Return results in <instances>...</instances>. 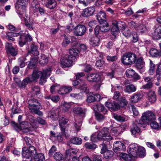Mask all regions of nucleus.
<instances>
[{
	"instance_id": "obj_1",
	"label": "nucleus",
	"mask_w": 161,
	"mask_h": 161,
	"mask_svg": "<svg viewBox=\"0 0 161 161\" xmlns=\"http://www.w3.org/2000/svg\"><path fill=\"white\" fill-rule=\"evenodd\" d=\"M36 153V149L34 146L29 147V149L24 147L22 150L23 161H32V157L34 158Z\"/></svg>"
},
{
	"instance_id": "obj_2",
	"label": "nucleus",
	"mask_w": 161,
	"mask_h": 161,
	"mask_svg": "<svg viewBox=\"0 0 161 161\" xmlns=\"http://www.w3.org/2000/svg\"><path fill=\"white\" fill-rule=\"evenodd\" d=\"M28 108L31 112L40 116L43 115V112L39 110L41 105L37 100L32 99L28 101Z\"/></svg>"
},
{
	"instance_id": "obj_3",
	"label": "nucleus",
	"mask_w": 161,
	"mask_h": 161,
	"mask_svg": "<svg viewBox=\"0 0 161 161\" xmlns=\"http://www.w3.org/2000/svg\"><path fill=\"white\" fill-rule=\"evenodd\" d=\"M27 119L30 122V125H25L24 127L23 132L25 133L31 132L35 130L38 127V124L37 122L36 119L31 115H28Z\"/></svg>"
},
{
	"instance_id": "obj_4",
	"label": "nucleus",
	"mask_w": 161,
	"mask_h": 161,
	"mask_svg": "<svg viewBox=\"0 0 161 161\" xmlns=\"http://www.w3.org/2000/svg\"><path fill=\"white\" fill-rule=\"evenodd\" d=\"M136 56L134 53L128 52L124 53L121 58V62L126 66L132 65L136 60Z\"/></svg>"
},
{
	"instance_id": "obj_5",
	"label": "nucleus",
	"mask_w": 161,
	"mask_h": 161,
	"mask_svg": "<svg viewBox=\"0 0 161 161\" xmlns=\"http://www.w3.org/2000/svg\"><path fill=\"white\" fill-rule=\"evenodd\" d=\"M108 129L107 127H104L97 134L99 140H111L113 138L110 135H108Z\"/></svg>"
},
{
	"instance_id": "obj_6",
	"label": "nucleus",
	"mask_w": 161,
	"mask_h": 161,
	"mask_svg": "<svg viewBox=\"0 0 161 161\" xmlns=\"http://www.w3.org/2000/svg\"><path fill=\"white\" fill-rule=\"evenodd\" d=\"M32 38L29 33L21 34L19 37V43L21 47H23L28 41H32Z\"/></svg>"
},
{
	"instance_id": "obj_7",
	"label": "nucleus",
	"mask_w": 161,
	"mask_h": 161,
	"mask_svg": "<svg viewBox=\"0 0 161 161\" xmlns=\"http://www.w3.org/2000/svg\"><path fill=\"white\" fill-rule=\"evenodd\" d=\"M138 146L136 144L134 143L130 145L127 149L128 153L130 156L137 157L138 156Z\"/></svg>"
},
{
	"instance_id": "obj_8",
	"label": "nucleus",
	"mask_w": 161,
	"mask_h": 161,
	"mask_svg": "<svg viewBox=\"0 0 161 161\" xmlns=\"http://www.w3.org/2000/svg\"><path fill=\"white\" fill-rule=\"evenodd\" d=\"M86 80L89 82H94L101 81V76L97 73H90L88 74L86 77Z\"/></svg>"
},
{
	"instance_id": "obj_9",
	"label": "nucleus",
	"mask_w": 161,
	"mask_h": 161,
	"mask_svg": "<svg viewBox=\"0 0 161 161\" xmlns=\"http://www.w3.org/2000/svg\"><path fill=\"white\" fill-rule=\"evenodd\" d=\"M113 148L115 152L120 153L121 151H125L126 147L123 143L120 141H117L114 143Z\"/></svg>"
},
{
	"instance_id": "obj_10",
	"label": "nucleus",
	"mask_w": 161,
	"mask_h": 161,
	"mask_svg": "<svg viewBox=\"0 0 161 161\" xmlns=\"http://www.w3.org/2000/svg\"><path fill=\"white\" fill-rule=\"evenodd\" d=\"M74 62V61L73 60L70 59L69 57L67 56L61 59L60 64L61 67L64 68L71 66Z\"/></svg>"
},
{
	"instance_id": "obj_11",
	"label": "nucleus",
	"mask_w": 161,
	"mask_h": 161,
	"mask_svg": "<svg viewBox=\"0 0 161 161\" xmlns=\"http://www.w3.org/2000/svg\"><path fill=\"white\" fill-rule=\"evenodd\" d=\"M86 30V28L84 25H79L75 28V35L77 36H82L85 33Z\"/></svg>"
},
{
	"instance_id": "obj_12",
	"label": "nucleus",
	"mask_w": 161,
	"mask_h": 161,
	"mask_svg": "<svg viewBox=\"0 0 161 161\" xmlns=\"http://www.w3.org/2000/svg\"><path fill=\"white\" fill-rule=\"evenodd\" d=\"M143 119H145L148 123L149 121L154 120L155 119L154 114L151 111H147L144 113L142 116Z\"/></svg>"
},
{
	"instance_id": "obj_13",
	"label": "nucleus",
	"mask_w": 161,
	"mask_h": 161,
	"mask_svg": "<svg viewBox=\"0 0 161 161\" xmlns=\"http://www.w3.org/2000/svg\"><path fill=\"white\" fill-rule=\"evenodd\" d=\"M51 72V68H48L45 70H43L42 71V74L41 75L40 84L43 85L46 82V79L47 78V76H49Z\"/></svg>"
},
{
	"instance_id": "obj_14",
	"label": "nucleus",
	"mask_w": 161,
	"mask_h": 161,
	"mask_svg": "<svg viewBox=\"0 0 161 161\" xmlns=\"http://www.w3.org/2000/svg\"><path fill=\"white\" fill-rule=\"evenodd\" d=\"M73 111L74 115H79L82 118L85 116L86 110L80 107H76L73 108Z\"/></svg>"
},
{
	"instance_id": "obj_15",
	"label": "nucleus",
	"mask_w": 161,
	"mask_h": 161,
	"mask_svg": "<svg viewBox=\"0 0 161 161\" xmlns=\"http://www.w3.org/2000/svg\"><path fill=\"white\" fill-rule=\"evenodd\" d=\"M95 9L93 7L86 8L82 11L81 14L84 17H88L92 15L94 13Z\"/></svg>"
},
{
	"instance_id": "obj_16",
	"label": "nucleus",
	"mask_w": 161,
	"mask_h": 161,
	"mask_svg": "<svg viewBox=\"0 0 161 161\" xmlns=\"http://www.w3.org/2000/svg\"><path fill=\"white\" fill-rule=\"evenodd\" d=\"M6 49L8 54H10L12 56H15L17 54V52L12 46L10 43L7 42L5 46Z\"/></svg>"
},
{
	"instance_id": "obj_17",
	"label": "nucleus",
	"mask_w": 161,
	"mask_h": 161,
	"mask_svg": "<svg viewBox=\"0 0 161 161\" xmlns=\"http://www.w3.org/2000/svg\"><path fill=\"white\" fill-rule=\"evenodd\" d=\"M106 106L109 110L113 111H116L119 108L120 106L119 103L113 102H106L105 103Z\"/></svg>"
},
{
	"instance_id": "obj_18",
	"label": "nucleus",
	"mask_w": 161,
	"mask_h": 161,
	"mask_svg": "<svg viewBox=\"0 0 161 161\" xmlns=\"http://www.w3.org/2000/svg\"><path fill=\"white\" fill-rule=\"evenodd\" d=\"M59 112L58 108H53L48 114L49 117L53 120H56L58 118Z\"/></svg>"
},
{
	"instance_id": "obj_19",
	"label": "nucleus",
	"mask_w": 161,
	"mask_h": 161,
	"mask_svg": "<svg viewBox=\"0 0 161 161\" xmlns=\"http://www.w3.org/2000/svg\"><path fill=\"white\" fill-rule=\"evenodd\" d=\"M112 28L111 29L112 34L116 36L119 33V30L118 28V23L116 21H113L112 22Z\"/></svg>"
},
{
	"instance_id": "obj_20",
	"label": "nucleus",
	"mask_w": 161,
	"mask_h": 161,
	"mask_svg": "<svg viewBox=\"0 0 161 161\" xmlns=\"http://www.w3.org/2000/svg\"><path fill=\"white\" fill-rule=\"evenodd\" d=\"M69 53L70 55L68 56L69 57L70 59H72L75 61L76 57L78 56L79 53V50L76 48H72L69 50Z\"/></svg>"
},
{
	"instance_id": "obj_21",
	"label": "nucleus",
	"mask_w": 161,
	"mask_h": 161,
	"mask_svg": "<svg viewBox=\"0 0 161 161\" xmlns=\"http://www.w3.org/2000/svg\"><path fill=\"white\" fill-rule=\"evenodd\" d=\"M93 110L95 113H99L103 112L104 114H106L107 110L105 108L104 106L101 104H97L93 106Z\"/></svg>"
},
{
	"instance_id": "obj_22",
	"label": "nucleus",
	"mask_w": 161,
	"mask_h": 161,
	"mask_svg": "<svg viewBox=\"0 0 161 161\" xmlns=\"http://www.w3.org/2000/svg\"><path fill=\"white\" fill-rule=\"evenodd\" d=\"M26 6L24 4H18L16 3L15 5V8L17 13L20 16L22 15L24 13L26 10Z\"/></svg>"
},
{
	"instance_id": "obj_23",
	"label": "nucleus",
	"mask_w": 161,
	"mask_h": 161,
	"mask_svg": "<svg viewBox=\"0 0 161 161\" xmlns=\"http://www.w3.org/2000/svg\"><path fill=\"white\" fill-rule=\"evenodd\" d=\"M110 141L103 140L102 143L99 145V147L101 148L100 153L101 154H103L108 151V146L110 144Z\"/></svg>"
},
{
	"instance_id": "obj_24",
	"label": "nucleus",
	"mask_w": 161,
	"mask_h": 161,
	"mask_svg": "<svg viewBox=\"0 0 161 161\" xmlns=\"http://www.w3.org/2000/svg\"><path fill=\"white\" fill-rule=\"evenodd\" d=\"M46 2V6L50 9L55 8L57 6V3L55 0H42Z\"/></svg>"
},
{
	"instance_id": "obj_25",
	"label": "nucleus",
	"mask_w": 161,
	"mask_h": 161,
	"mask_svg": "<svg viewBox=\"0 0 161 161\" xmlns=\"http://www.w3.org/2000/svg\"><path fill=\"white\" fill-rule=\"evenodd\" d=\"M78 151V149L70 147L67 149L65 151V156L66 158L69 157L76 154Z\"/></svg>"
},
{
	"instance_id": "obj_26",
	"label": "nucleus",
	"mask_w": 161,
	"mask_h": 161,
	"mask_svg": "<svg viewBox=\"0 0 161 161\" xmlns=\"http://www.w3.org/2000/svg\"><path fill=\"white\" fill-rule=\"evenodd\" d=\"M153 38L155 40H159L161 38V26H158L153 33Z\"/></svg>"
},
{
	"instance_id": "obj_27",
	"label": "nucleus",
	"mask_w": 161,
	"mask_h": 161,
	"mask_svg": "<svg viewBox=\"0 0 161 161\" xmlns=\"http://www.w3.org/2000/svg\"><path fill=\"white\" fill-rule=\"evenodd\" d=\"M105 16V14L102 11H100L96 15L98 21L101 24L106 22Z\"/></svg>"
},
{
	"instance_id": "obj_28",
	"label": "nucleus",
	"mask_w": 161,
	"mask_h": 161,
	"mask_svg": "<svg viewBox=\"0 0 161 161\" xmlns=\"http://www.w3.org/2000/svg\"><path fill=\"white\" fill-rule=\"evenodd\" d=\"M142 97V96L140 93L136 92L131 96L130 100L132 103H136L139 101Z\"/></svg>"
},
{
	"instance_id": "obj_29",
	"label": "nucleus",
	"mask_w": 161,
	"mask_h": 161,
	"mask_svg": "<svg viewBox=\"0 0 161 161\" xmlns=\"http://www.w3.org/2000/svg\"><path fill=\"white\" fill-rule=\"evenodd\" d=\"M147 98L150 102L155 103L157 99L155 92L153 91H150L147 94Z\"/></svg>"
},
{
	"instance_id": "obj_30",
	"label": "nucleus",
	"mask_w": 161,
	"mask_h": 161,
	"mask_svg": "<svg viewBox=\"0 0 161 161\" xmlns=\"http://www.w3.org/2000/svg\"><path fill=\"white\" fill-rule=\"evenodd\" d=\"M136 60V67L138 69H142L144 67L145 64L143 58L142 57H140Z\"/></svg>"
},
{
	"instance_id": "obj_31",
	"label": "nucleus",
	"mask_w": 161,
	"mask_h": 161,
	"mask_svg": "<svg viewBox=\"0 0 161 161\" xmlns=\"http://www.w3.org/2000/svg\"><path fill=\"white\" fill-rule=\"evenodd\" d=\"M38 61L40 64H46L48 62V58L45 55L42 54L41 55L38 57Z\"/></svg>"
},
{
	"instance_id": "obj_32",
	"label": "nucleus",
	"mask_w": 161,
	"mask_h": 161,
	"mask_svg": "<svg viewBox=\"0 0 161 161\" xmlns=\"http://www.w3.org/2000/svg\"><path fill=\"white\" fill-rule=\"evenodd\" d=\"M100 41L99 38L97 36L91 38L89 40L90 44L93 47L98 46Z\"/></svg>"
},
{
	"instance_id": "obj_33",
	"label": "nucleus",
	"mask_w": 161,
	"mask_h": 161,
	"mask_svg": "<svg viewBox=\"0 0 161 161\" xmlns=\"http://www.w3.org/2000/svg\"><path fill=\"white\" fill-rule=\"evenodd\" d=\"M136 90V88L132 84H130L126 86L124 91L126 92L131 93L135 92Z\"/></svg>"
},
{
	"instance_id": "obj_34",
	"label": "nucleus",
	"mask_w": 161,
	"mask_h": 161,
	"mask_svg": "<svg viewBox=\"0 0 161 161\" xmlns=\"http://www.w3.org/2000/svg\"><path fill=\"white\" fill-rule=\"evenodd\" d=\"M98 96H99L98 94H93L92 93H90L88 95L86 101L88 102L91 103L97 100L96 97Z\"/></svg>"
},
{
	"instance_id": "obj_35",
	"label": "nucleus",
	"mask_w": 161,
	"mask_h": 161,
	"mask_svg": "<svg viewBox=\"0 0 161 161\" xmlns=\"http://www.w3.org/2000/svg\"><path fill=\"white\" fill-rule=\"evenodd\" d=\"M38 60V58L34 57L31 59L28 65V67L30 69H32L35 67L36 62Z\"/></svg>"
},
{
	"instance_id": "obj_36",
	"label": "nucleus",
	"mask_w": 161,
	"mask_h": 161,
	"mask_svg": "<svg viewBox=\"0 0 161 161\" xmlns=\"http://www.w3.org/2000/svg\"><path fill=\"white\" fill-rule=\"evenodd\" d=\"M31 76L26 77L22 81V86H21V87L22 88L25 87L28 84L34 82Z\"/></svg>"
},
{
	"instance_id": "obj_37",
	"label": "nucleus",
	"mask_w": 161,
	"mask_h": 161,
	"mask_svg": "<svg viewBox=\"0 0 161 161\" xmlns=\"http://www.w3.org/2000/svg\"><path fill=\"white\" fill-rule=\"evenodd\" d=\"M31 50L30 51H29V53H31L34 56H37L39 54V52L37 50V47L32 44L31 46Z\"/></svg>"
},
{
	"instance_id": "obj_38",
	"label": "nucleus",
	"mask_w": 161,
	"mask_h": 161,
	"mask_svg": "<svg viewBox=\"0 0 161 161\" xmlns=\"http://www.w3.org/2000/svg\"><path fill=\"white\" fill-rule=\"evenodd\" d=\"M72 84L74 86H76L79 85V87L81 90L84 89L86 88V85L85 82H81L80 83V82L76 80H75L72 82Z\"/></svg>"
},
{
	"instance_id": "obj_39",
	"label": "nucleus",
	"mask_w": 161,
	"mask_h": 161,
	"mask_svg": "<svg viewBox=\"0 0 161 161\" xmlns=\"http://www.w3.org/2000/svg\"><path fill=\"white\" fill-rule=\"evenodd\" d=\"M42 72L39 71H34L31 76L34 81H35L42 74Z\"/></svg>"
},
{
	"instance_id": "obj_40",
	"label": "nucleus",
	"mask_w": 161,
	"mask_h": 161,
	"mask_svg": "<svg viewBox=\"0 0 161 161\" xmlns=\"http://www.w3.org/2000/svg\"><path fill=\"white\" fill-rule=\"evenodd\" d=\"M103 24L100 26V31L102 32H107L110 29V27L109 26L108 23L107 22L103 23Z\"/></svg>"
},
{
	"instance_id": "obj_41",
	"label": "nucleus",
	"mask_w": 161,
	"mask_h": 161,
	"mask_svg": "<svg viewBox=\"0 0 161 161\" xmlns=\"http://www.w3.org/2000/svg\"><path fill=\"white\" fill-rule=\"evenodd\" d=\"M53 157L56 161H64V158L63 155L59 152H56L53 155Z\"/></svg>"
},
{
	"instance_id": "obj_42",
	"label": "nucleus",
	"mask_w": 161,
	"mask_h": 161,
	"mask_svg": "<svg viewBox=\"0 0 161 161\" xmlns=\"http://www.w3.org/2000/svg\"><path fill=\"white\" fill-rule=\"evenodd\" d=\"M155 64L153 63V62L152 61L150 60L149 69L148 71V73L149 75H152L154 74L155 72Z\"/></svg>"
},
{
	"instance_id": "obj_43",
	"label": "nucleus",
	"mask_w": 161,
	"mask_h": 161,
	"mask_svg": "<svg viewBox=\"0 0 161 161\" xmlns=\"http://www.w3.org/2000/svg\"><path fill=\"white\" fill-rule=\"evenodd\" d=\"M34 161H43L44 159V156L42 153H37L35 155L34 157Z\"/></svg>"
},
{
	"instance_id": "obj_44",
	"label": "nucleus",
	"mask_w": 161,
	"mask_h": 161,
	"mask_svg": "<svg viewBox=\"0 0 161 161\" xmlns=\"http://www.w3.org/2000/svg\"><path fill=\"white\" fill-rule=\"evenodd\" d=\"M138 156L142 157L146 155V150L145 148L142 147H138Z\"/></svg>"
},
{
	"instance_id": "obj_45",
	"label": "nucleus",
	"mask_w": 161,
	"mask_h": 161,
	"mask_svg": "<svg viewBox=\"0 0 161 161\" xmlns=\"http://www.w3.org/2000/svg\"><path fill=\"white\" fill-rule=\"evenodd\" d=\"M34 12H39L40 15L42 16H44L47 14L46 10L42 7H41L40 6L36 10H34Z\"/></svg>"
},
{
	"instance_id": "obj_46",
	"label": "nucleus",
	"mask_w": 161,
	"mask_h": 161,
	"mask_svg": "<svg viewBox=\"0 0 161 161\" xmlns=\"http://www.w3.org/2000/svg\"><path fill=\"white\" fill-rule=\"evenodd\" d=\"M136 29L138 32L142 33L146 31L147 30L146 27L143 24H137Z\"/></svg>"
},
{
	"instance_id": "obj_47",
	"label": "nucleus",
	"mask_w": 161,
	"mask_h": 161,
	"mask_svg": "<svg viewBox=\"0 0 161 161\" xmlns=\"http://www.w3.org/2000/svg\"><path fill=\"white\" fill-rule=\"evenodd\" d=\"M70 142L73 144L80 145L82 143V141L79 137H75L71 139Z\"/></svg>"
},
{
	"instance_id": "obj_48",
	"label": "nucleus",
	"mask_w": 161,
	"mask_h": 161,
	"mask_svg": "<svg viewBox=\"0 0 161 161\" xmlns=\"http://www.w3.org/2000/svg\"><path fill=\"white\" fill-rule=\"evenodd\" d=\"M22 115H19L18 118V121L21 127L23 128V130L24 127H25V125H30V124L29 122L27 121L22 122Z\"/></svg>"
},
{
	"instance_id": "obj_49",
	"label": "nucleus",
	"mask_w": 161,
	"mask_h": 161,
	"mask_svg": "<svg viewBox=\"0 0 161 161\" xmlns=\"http://www.w3.org/2000/svg\"><path fill=\"white\" fill-rule=\"evenodd\" d=\"M149 53L150 55L153 57H157L159 55L158 50L154 48H152L150 49Z\"/></svg>"
},
{
	"instance_id": "obj_50",
	"label": "nucleus",
	"mask_w": 161,
	"mask_h": 161,
	"mask_svg": "<svg viewBox=\"0 0 161 161\" xmlns=\"http://www.w3.org/2000/svg\"><path fill=\"white\" fill-rule=\"evenodd\" d=\"M95 116L96 119L99 122H102L105 119V117L101 114L95 113Z\"/></svg>"
},
{
	"instance_id": "obj_51",
	"label": "nucleus",
	"mask_w": 161,
	"mask_h": 161,
	"mask_svg": "<svg viewBox=\"0 0 161 161\" xmlns=\"http://www.w3.org/2000/svg\"><path fill=\"white\" fill-rule=\"evenodd\" d=\"M114 95L113 97V98L114 100H116L118 101L120 98L123 97L121 95V94L119 92L115 91H113Z\"/></svg>"
},
{
	"instance_id": "obj_52",
	"label": "nucleus",
	"mask_w": 161,
	"mask_h": 161,
	"mask_svg": "<svg viewBox=\"0 0 161 161\" xmlns=\"http://www.w3.org/2000/svg\"><path fill=\"white\" fill-rule=\"evenodd\" d=\"M150 125L151 127L153 129L156 130H158L161 129V126H159L158 123L155 121H152L150 123Z\"/></svg>"
},
{
	"instance_id": "obj_53",
	"label": "nucleus",
	"mask_w": 161,
	"mask_h": 161,
	"mask_svg": "<svg viewBox=\"0 0 161 161\" xmlns=\"http://www.w3.org/2000/svg\"><path fill=\"white\" fill-rule=\"evenodd\" d=\"M71 107V105L69 103L64 102L62 104L63 111L66 112L69 110Z\"/></svg>"
},
{
	"instance_id": "obj_54",
	"label": "nucleus",
	"mask_w": 161,
	"mask_h": 161,
	"mask_svg": "<svg viewBox=\"0 0 161 161\" xmlns=\"http://www.w3.org/2000/svg\"><path fill=\"white\" fill-rule=\"evenodd\" d=\"M45 98L47 99H51L52 101L55 103H57L59 100V97L57 96H47L45 97Z\"/></svg>"
},
{
	"instance_id": "obj_55",
	"label": "nucleus",
	"mask_w": 161,
	"mask_h": 161,
	"mask_svg": "<svg viewBox=\"0 0 161 161\" xmlns=\"http://www.w3.org/2000/svg\"><path fill=\"white\" fill-rule=\"evenodd\" d=\"M114 118L118 121L124 122L125 121V118L122 116L118 115L116 114H113Z\"/></svg>"
},
{
	"instance_id": "obj_56",
	"label": "nucleus",
	"mask_w": 161,
	"mask_h": 161,
	"mask_svg": "<svg viewBox=\"0 0 161 161\" xmlns=\"http://www.w3.org/2000/svg\"><path fill=\"white\" fill-rule=\"evenodd\" d=\"M135 71L131 69H127L125 72L126 76L129 78L132 77L134 74Z\"/></svg>"
},
{
	"instance_id": "obj_57",
	"label": "nucleus",
	"mask_w": 161,
	"mask_h": 161,
	"mask_svg": "<svg viewBox=\"0 0 161 161\" xmlns=\"http://www.w3.org/2000/svg\"><path fill=\"white\" fill-rule=\"evenodd\" d=\"M129 108L132 110L133 114L136 116L137 115L139 114V112L137 108L134 105L130 104L129 105Z\"/></svg>"
},
{
	"instance_id": "obj_58",
	"label": "nucleus",
	"mask_w": 161,
	"mask_h": 161,
	"mask_svg": "<svg viewBox=\"0 0 161 161\" xmlns=\"http://www.w3.org/2000/svg\"><path fill=\"white\" fill-rule=\"evenodd\" d=\"M26 60L25 58H19L18 59V62L19 63V66L21 68H23L25 66V61Z\"/></svg>"
},
{
	"instance_id": "obj_59",
	"label": "nucleus",
	"mask_w": 161,
	"mask_h": 161,
	"mask_svg": "<svg viewBox=\"0 0 161 161\" xmlns=\"http://www.w3.org/2000/svg\"><path fill=\"white\" fill-rule=\"evenodd\" d=\"M31 5L34 8L33 10H36L40 6L37 0H33L31 2Z\"/></svg>"
},
{
	"instance_id": "obj_60",
	"label": "nucleus",
	"mask_w": 161,
	"mask_h": 161,
	"mask_svg": "<svg viewBox=\"0 0 161 161\" xmlns=\"http://www.w3.org/2000/svg\"><path fill=\"white\" fill-rule=\"evenodd\" d=\"M113 153L112 151H107L104 153L103 157L106 159L111 158L113 156Z\"/></svg>"
},
{
	"instance_id": "obj_61",
	"label": "nucleus",
	"mask_w": 161,
	"mask_h": 161,
	"mask_svg": "<svg viewBox=\"0 0 161 161\" xmlns=\"http://www.w3.org/2000/svg\"><path fill=\"white\" fill-rule=\"evenodd\" d=\"M68 121V119L62 117L61 119L59 120V126H64L67 123Z\"/></svg>"
},
{
	"instance_id": "obj_62",
	"label": "nucleus",
	"mask_w": 161,
	"mask_h": 161,
	"mask_svg": "<svg viewBox=\"0 0 161 161\" xmlns=\"http://www.w3.org/2000/svg\"><path fill=\"white\" fill-rule=\"evenodd\" d=\"M153 84L152 82L147 83L146 84L142 86V88L143 89H148L151 88L153 87Z\"/></svg>"
},
{
	"instance_id": "obj_63",
	"label": "nucleus",
	"mask_w": 161,
	"mask_h": 161,
	"mask_svg": "<svg viewBox=\"0 0 161 161\" xmlns=\"http://www.w3.org/2000/svg\"><path fill=\"white\" fill-rule=\"evenodd\" d=\"M118 101L120 102L121 106L122 107H124L128 103L127 101L125 99V98L124 97H122Z\"/></svg>"
},
{
	"instance_id": "obj_64",
	"label": "nucleus",
	"mask_w": 161,
	"mask_h": 161,
	"mask_svg": "<svg viewBox=\"0 0 161 161\" xmlns=\"http://www.w3.org/2000/svg\"><path fill=\"white\" fill-rule=\"evenodd\" d=\"M85 147L88 149H93L96 148V145L94 144H91L88 142H87L85 145Z\"/></svg>"
}]
</instances>
